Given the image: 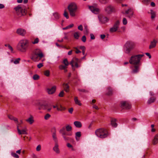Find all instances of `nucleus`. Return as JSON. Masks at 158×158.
<instances>
[{
	"instance_id": "1",
	"label": "nucleus",
	"mask_w": 158,
	"mask_h": 158,
	"mask_svg": "<svg viewBox=\"0 0 158 158\" xmlns=\"http://www.w3.org/2000/svg\"><path fill=\"white\" fill-rule=\"evenodd\" d=\"M29 41L26 39H24L19 41L17 46V49L19 51L25 52L28 47Z\"/></svg>"
},
{
	"instance_id": "2",
	"label": "nucleus",
	"mask_w": 158,
	"mask_h": 158,
	"mask_svg": "<svg viewBox=\"0 0 158 158\" xmlns=\"http://www.w3.org/2000/svg\"><path fill=\"white\" fill-rule=\"evenodd\" d=\"M43 56L41 52L39 49H37L32 54L30 58L33 61L37 62L40 60Z\"/></svg>"
},
{
	"instance_id": "3",
	"label": "nucleus",
	"mask_w": 158,
	"mask_h": 158,
	"mask_svg": "<svg viewBox=\"0 0 158 158\" xmlns=\"http://www.w3.org/2000/svg\"><path fill=\"white\" fill-rule=\"evenodd\" d=\"M143 56V54L133 55L131 57L129 62L132 64H139L140 60Z\"/></svg>"
},
{
	"instance_id": "4",
	"label": "nucleus",
	"mask_w": 158,
	"mask_h": 158,
	"mask_svg": "<svg viewBox=\"0 0 158 158\" xmlns=\"http://www.w3.org/2000/svg\"><path fill=\"white\" fill-rule=\"evenodd\" d=\"M96 135L101 138H104L107 137L109 135L107 130L103 128L97 129L95 131Z\"/></svg>"
},
{
	"instance_id": "5",
	"label": "nucleus",
	"mask_w": 158,
	"mask_h": 158,
	"mask_svg": "<svg viewBox=\"0 0 158 158\" xmlns=\"http://www.w3.org/2000/svg\"><path fill=\"white\" fill-rule=\"evenodd\" d=\"M135 46L134 43L131 41H127L124 46V52L127 54H129Z\"/></svg>"
},
{
	"instance_id": "6",
	"label": "nucleus",
	"mask_w": 158,
	"mask_h": 158,
	"mask_svg": "<svg viewBox=\"0 0 158 158\" xmlns=\"http://www.w3.org/2000/svg\"><path fill=\"white\" fill-rule=\"evenodd\" d=\"M70 15L72 16H74L75 15V12L77 9V6L74 3H72L70 4L68 7Z\"/></svg>"
},
{
	"instance_id": "7",
	"label": "nucleus",
	"mask_w": 158,
	"mask_h": 158,
	"mask_svg": "<svg viewBox=\"0 0 158 158\" xmlns=\"http://www.w3.org/2000/svg\"><path fill=\"white\" fill-rule=\"evenodd\" d=\"M59 133L61 135L65 141L68 140L69 139V138L66 136H70L72 135V132H67L65 131L64 127H63L60 130Z\"/></svg>"
},
{
	"instance_id": "8",
	"label": "nucleus",
	"mask_w": 158,
	"mask_h": 158,
	"mask_svg": "<svg viewBox=\"0 0 158 158\" xmlns=\"http://www.w3.org/2000/svg\"><path fill=\"white\" fill-rule=\"evenodd\" d=\"M14 9L16 11V14L19 16L24 15L26 13L25 10L23 9L20 5L15 7Z\"/></svg>"
},
{
	"instance_id": "9",
	"label": "nucleus",
	"mask_w": 158,
	"mask_h": 158,
	"mask_svg": "<svg viewBox=\"0 0 158 158\" xmlns=\"http://www.w3.org/2000/svg\"><path fill=\"white\" fill-rule=\"evenodd\" d=\"M120 107L123 109H130L131 107V103L128 101H122L120 103Z\"/></svg>"
},
{
	"instance_id": "10",
	"label": "nucleus",
	"mask_w": 158,
	"mask_h": 158,
	"mask_svg": "<svg viewBox=\"0 0 158 158\" xmlns=\"http://www.w3.org/2000/svg\"><path fill=\"white\" fill-rule=\"evenodd\" d=\"M104 11L106 14H110L114 11V8L112 5H108L105 7Z\"/></svg>"
},
{
	"instance_id": "11",
	"label": "nucleus",
	"mask_w": 158,
	"mask_h": 158,
	"mask_svg": "<svg viewBox=\"0 0 158 158\" xmlns=\"http://www.w3.org/2000/svg\"><path fill=\"white\" fill-rule=\"evenodd\" d=\"M120 23L119 21H116L114 24V25L110 30V32L111 33H113L116 32L119 27Z\"/></svg>"
},
{
	"instance_id": "12",
	"label": "nucleus",
	"mask_w": 158,
	"mask_h": 158,
	"mask_svg": "<svg viewBox=\"0 0 158 158\" xmlns=\"http://www.w3.org/2000/svg\"><path fill=\"white\" fill-rule=\"evenodd\" d=\"M131 66L130 68L131 69V73H132L135 74L138 73L139 69V64H133Z\"/></svg>"
},
{
	"instance_id": "13",
	"label": "nucleus",
	"mask_w": 158,
	"mask_h": 158,
	"mask_svg": "<svg viewBox=\"0 0 158 158\" xmlns=\"http://www.w3.org/2000/svg\"><path fill=\"white\" fill-rule=\"evenodd\" d=\"M55 142V145L53 148V150L56 153L59 154L60 150L59 148V145L58 143V140H53Z\"/></svg>"
},
{
	"instance_id": "14",
	"label": "nucleus",
	"mask_w": 158,
	"mask_h": 158,
	"mask_svg": "<svg viewBox=\"0 0 158 158\" xmlns=\"http://www.w3.org/2000/svg\"><path fill=\"white\" fill-rule=\"evenodd\" d=\"M51 132L53 140H58L56 134V129L55 127L52 128Z\"/></svg>"
},
{
	"instance_id": "15",
	"label": "nucleus",
	"mask_w": 158,
	"mask_h": 158,
	"mask_svg": "<svg viewBox=\"0 0 158 158\" xmlns=\"http://www.w3.org/2000/svg\"><path fill=\"white\" fill-rule=\"evenodd\" d=\"M16 33L22 36H24L26 34V30L23 29L19 28L17 29Z\"/></svg>"
},
{
	"instance_id": "16",
	"label": "nucleus",
	"mask_w": 158,
	"mask_h": 158,
	"mask_svg": "<svg viewBox=\"0 0 158 158\" xmlns=\"http://www.w3.org/2000/svg\"><path fill=\"white\" fill-rule=\"evenodd\" d=\"M89 8L90 10L94 14H97L99 12V9L95 6H89Z\"/></svg>"
},
{
	"instance_id": "17",
	"label": "nucleus",
	"mask_w": 158,
	"mask_h": 158,
	"mask_svg": "<svg viewBox=\"0 0 158 158\" xmlns=\"http://www.w3.org/2000/svg\"><path fill=\"white\" fill-rule=\"evenodd\" d=\"M81 62V60H79L77 58L75 57L73 58L72 60L71 61L70 63V64L71 65L72 67H73V69L74 70H75V69H73V64L80 63Z\"/></svg>"
},
{
	"instance_id": "18",
	"label": "nucleus",
	"mask_w": 158,
	"mask_h": 158,
	"mask_svg": "<svg viewBox=\"0 0 158 158\" xmlns=\"http://www.w3.org/2000/svg\"><path fill=\"white\" fill-rule=\"evenodd\" d=\"M123 13L124 14L128 15L127 16L128 18H131L133 16V12L132 11V9L131 8H129L128 10H126L125 13Z\"/></svg>"
},
{
	"instance_id": "19",
	"label": "nucleus",
	"mask_w": 158,
	"mask_h": 158,
	"mask_svg": "<svg viewBox=\"0 0 158 158\" xmlns=\"http://www.w3.org/2000/svg\"><path fill=\"white\" fill-rule=\"evenodd\" d=\"M56 88V86H54L50 89H48L47 90L48 93L50 94H53L55 92Z\"/></svg>"
},
{
	"instance_id": "20",
	"label": "nucleus",
	"mask_w": 158,
	"mask_h": 158,
	"mask_svg": "<svg viewBox=\"0 0 158 158\" xmlns=\"http://www.w3.org/2000/svg\"><path fill=\"white\" fill-rule=\"evenodd\" d=\"M157 43V41L156 40L154 39L151 42L149 46V48L151 49L155 48Z\"/></svg>"
},
{
	"instance_id": "21",
	"label": "nucleus",
	"mask_w": 158,
	"mask_h": 158,
	"mask_svg": "<svg viewBox=\"0 0 158 158\" xmlns=\"http://www.w3.org/2000/svg\"><path fill=\"white\" fill-rule=\"evenodd\" d=\"M26 121L28 123L30 124H32L34 122L33 117L32 115H30V117L27 119L26 120Z\"/></svg>"
},
{
	"instance_id": "22",
	"label": "nucleus",
	"mask_w": 158,
	"mask_h": 158,
	"mask_svg": "<svg viewBox=\"0 0 158 158\" xmlns=\"http://www.w3.org/2000/svg\"><path fill=\"white\" fill-rule=\"evenodd\" d=\"M17 130L18 131V133L19 135L27 134V133L25 129H23L20 130L19 128V126H17Z\"/></svg>"
},
{
	"instance_id": "23",
	"label": "nucleus",
	"mask_w": 158,
	"mask_h": 158,
	"mask_svg": "<svg viewBox=\"0 0 158 158\" xmlns=\"http://www.w3.org/2000/svg\"><path fill=\"white\" fill-rule=\"evenodd\" d=\"M116 120L115 118H112L111 120V124L112 127H116L117 124L116 123Z\"/></svg>"
},
{
	"instance_id": "24",
	"label": "nucleus",
	"mask_w": 158,
	"mask_h": 158,
	"mask_svg": "<svg viewBox=\"0 0 158 158\" xmlns=\"http://www.w3.org/2000/svg\"><path fill=\"white\" fill-rule=\"evenodd\" d=\"M63 86L64 90L66 92H68L69 91V86L68 85V84H65L64 83L63 84Z\"/></svg>"
},
{
	"instance_id": "25",
	"label": "nucleus",
	"mask_w": 158,
	"mask_h": 158,
	"mask_svg": "<svg viewBox=\"0 0 158 158\" xmlns=\"http://www.w3.org/2000/svg\"><path fill=\"white\" fill-rule=\"evenodd\" d=\"M74 124L77 128H81L82 126L81 123L78 121L74 122Z\"/></svg>"
},
{
	"instance_id": "26",
	"label": "nucleus",
	"mask_w": 158,
	"mask_h": 158,
	"mask_svg": "<svg viewBox=\"0 0 158 158\" xmlns=\"http://www.w3.org/2000/svg\"><path fill=\"white\" fill-rule=\"evenodd\" d=\"M156 100L155 97H151L148 101L147 103L148 104H150L154 102Z\"/></svg>"
},
{
	"instance_id": "27",
	"label": "nucleus",
	"mask_w": 158,
	"mask_h": 158,
	"mask_svg": "<svg viewBox=\"0 0 158 158\" xmlns=\"http://www.w3.org/2000/svg\"><path fill=\"white\" fill-rule=\"evenodd\" d=\"M158 142V134L156 135L153 140V143L154 145H155Z\"/></svg>"
},
{
	"instance_id": "28",
	"label": "nucleus",
	"mask_w": 158,
	"mask_h": 158,
	"mask_svg": "<svg viewBox=\"0 0 158 158\" xmlns=\"http://www.w3.org/2000/svg\"><path fill=\"white\" fill-rule=\"evenodd\" d=\"M53 15L54 17V19L55 20L58 19L60 18V15L56 12L53 13Z\"/></svg>"
},
{
	"instance_id": "29",
	"label": "nucleus",
	"mask_w": 158,
	"mask_h": 158,
	"mask_svg": "<svg viewBox=\"0 0 158 158\" xmlns=\"http://www.w3.org/2000/svg\"><path fill=\"white\" fill-rule=\"evenodd\" d=\"M112 89L110 87L108 88L107 89V92L106 93V94L108 95H112Z\"/></svg>"
},
{
	"instance_id": "30",
	"label": "nucleus",
	"mask_w": 158,
	"mask_h": 158,
	"mask_svg": "<svg viewBox=\"0 0 158 158\" xmlns=\"http://www.w3.org/2000/svg\"><path fill=\"white\" fill-rule=\"evenodd\" d=\"M74 100L76 104H77L79 106H81V104L80 102V101L78 99L77 97H74Z\"/></svg>"
},
{
	"instance_id": "31",
	"label": "nucleus",
	"mask_w": 158,
	"mask_h": 158,
	"mask_svg": "<svg viewBox=\"0 0 158 158\" xmlns=\"http://www.w3.org/2000/svg\"><path fill=\"white\" fill-rule=\"evenodd\" d=\"M151 14V18L153 19L156 16L155 12L153 10H150Z\"/></svg>"
},
{
	"instance_id": "32",
	"label": "nucleus",
	"mask_w": 158,
	"mask_h": 158,
	"mask_svg": "<svg viewBox=\"0 0 158 158\" xmlns=\"http://www.w3.org/2000/svg\"><path fill=\"white\" fill-rule=\"evenodd\" d=\"M65 128V129H66V131L68 132H69L72 130V127L69 125L66 126Z\"/></svg>"
},
{
	"instance_id": "33",
	"label": "nucleus",
	"mask_w": 158,
	"mask_h": 158,
	"mask_svg": "<svg viewBox=\"0 0 158 158\" xmlns=\"http://www.w3.org/2000/svg\"><path fill=\"white\" fill-rule=\"evenodd\" d=\"M35 105L38 106H42V104L41 103L40 101L37 100L35 102Z\"/></svg>"
},
{
	"instance_id": "34",
	"label": "nucleus",
	"mask_w": 158,
	"mask_h": 158,
	"mask_svg": "<svg viewBox=\"0 0 158 158\" xmlns=\"http://www.w3.org/2000/svg\"><path fill=\"white\" fill-rule=\"evenodd\" d=\"M63 63L64 64V65L66 67L68 66L69 64V63L67 59H65L63 60Z\"/></svg>"
},
{
	"instance_id": "35",
	"label": "nucleus",
	"mask_w": 158,
	"mask_h": 158,
	"mask_svg": "<svg viewBox=\"0 0 158 158\" xmlns=\"http://www.w3.org/2000/svg\"><path fill=\"white\" fill-rule=\"evenodd\" d=\"M74 37L75 39H78L79 35V33L78 32H76L74 33Z\"/></svg>"
},
{
	"instance_id": "36",
	"label": "nucleus",
	"mask_w": 158,
	"mask_h": 158,
	"mask_svg": "<svg viewBox=\"0 0 158 158\" xmlns=\"http://www.w3.org/2000/svg\"><path fill=\"white\" fill-rule=\"evenodd\" d=\"M44 109L47 110L48 112L50 111L51 109V107H50L48 105H46L44 106Z\"/></svg>"
},
{
	"instance_id": "37",
	"label": "nucleus",
	"mask_w": 158,
	"mask_h": 158,
	"mask_svg": "<svg viewBox=\"0 0 158 158\" xmlns=\"http://www.w3.org/2000/svg\"><path fill=\"white\" fill-rule=\"evenodd\" d=\"M99 2L102 4H106L107 3L109 0H98Z\"/></svg>"
},
{
	"instance_id": "38",
	"label": "nucleus",
	"mask_w": 158,
	"mask_h": 158,
	"mask_svg": "<svg viewBox=\"0 0 158 158\" xmlns=\"http://www.w3.org/2000/svg\"><path fill=\"white\" fill-rule=\"evenodd\" d=\"M102 22L104 23H105L109 21V19L106 17H104L102 18Z\"/></svg>"
},
{
	"instance_id": "39",
	"label": "nucleus",
	"mask_w": 158,
	"mask_h": 158,
	"mask_svg": "<svg viewBox=\"0 0 158 158\" xmlns=\"http://www.w3.org/2000/svg\"><path fill=\"white\" fill-rule=\"evenodd\" d=\"M11 156L15 158H19V156L16 153L14 152H11Z\"/></svg>"
},
{
	"instance_id": "40",
	"label": "nucleus",
	"mask_w": 158,
	"mask_h": 158,
	"mask_svg": "<svg viewBox=\"0 0 158 158\" xmlns=\"http://www.w3.org/2000/svg\"><path fill=\"white\" fill-rule=\"evenodd\" d=\"M39 78V76L37 74H35L33 77V79L35 80H38Z\"/></svg>"
},
{
	"instance_id": "41",
	"label": "nucleus",
	"mask_w": 158,
	"mask_h": 158,
	"mask_svg": "<svg viewBox=\"0 0 158 158\" xmlns=\"http://www.w3.org/2000/svg\"><path fill=\"white\" fill-rule=\"evenodd\" d=\"M150 1V0H143L142 2L145 5H147L149 4Z\"/></svg>"
},
{
	"instance_id": "42",
	"label": "nucleus",
	"mask_w": 158,
	"mask_h": 158,
	"mask_svg": "<svg viewBox=\"0 0 158 158\" xmlns=\"http://www.w3.org/2000/svg\"><path fill=\"white\" fill-rule=\"evenodd\" d=\"M73 26V24H71L63 28V30H66L67 29H68L69 28H70Z\"/></svg>"
},
{
	"instance_id": "43",
	"label": "nucleus",
	"mask_w": 158,
	"mask_h": 158,
	"mask_svg": "<svg viewBox=\"0 0 158 158\" xmlns=\"http://www.w3.org/2000/svg\"><path fill=\"white\" fill-rule=\"evenodd\" d=\"M81 135V132L80 131L77 132L75 134V137L76 139H77V137H80Z\"/></svg>"
},
{
	"instance_id": "44",
	"label": "nucleus",
	"mask_w": 158,
	"mask_h": 158,
	"mask_svg": "<svg viewBox=\"0 0 158 158\" xmlns=\"http://www.w3.org/2000/svg\"><path fill=\"white\" fill-rule=\"evenodd\" d=\"M20 60V58H18L14 61V63L15 64H17L19 63V61Z\"/></svg>"
},
{
	"instance_id": "45",
	"label": "nucleus",
	"mask_w": 158,
	"mask_h": 158,
	"mask_svg": "<svg viewBox=\"0 0 158 158\" xmlns=\"http://www.w3.org/2000/svg\"><path fill=\"white\" fill-rule=\"evenodd\" d=\"M39 41V39L37 38L35 39L32 42V43L33 44H36L38 43Z\"/></svg>"
},
{
	"instance_id": "46",
	"label": "nucleus",
	"mask_w": 158,
	"mask_h": 158,
	"mask_svg": "<svg viewBox=\"0 0 158 158\" xmlns=\"http://www.w3.org/2000/svg\"><path fill=\"white\" fill-rule=\"evenodd\" d=\"M64 15L67 19H68L69 18L68 13L65 10L64 11Z\"/></svg>"
},
{
	"instance_id": "47",
	"label": "nucleus",
	"mask_w": 158,
	"mask_h": 158,
	"mask_svg": "<svg viewBox=\"0 0 158 158\" xmlns=\"http://www.w3.org/2000/svg\"><path fill=\"white\" fill-rule=\"evenodd\" d=\"M51 117V115L49 114H46L44 116V119L45 120L48 119Z\"/></svg>"
},
{
	"instance_id": "48",
	"label": "nucleus",
	"mask_w": 158,
	"mask_h": 158,
	"mask_svg": "<svg viewBox=\"0 0 158 158\" xmlns=\"http://www.w3.org/2000/svg\"><path fill=\"white\" fill-rule=\"evenodd\" d=\"M59 68L60 70H63L64 69L66 68L67 67L65 65H61L59 66Z\"/></svg>"
},
{
	"instance_id": "49",
	"label": "nucleus",
	"mask_w": 158,
	"mask_h": 158,
	"mask_svg": "<svg viewBox=\"0 0 158 158\" xmlns=\"http://www.w3.org/2000/svg\"><path fill=\"white\" fill-rule=\"evenodd\" d=\"M44 74L47 77H48L50 75V72L49 70L45 71L44 72Z\"/></svg>"
},
{
	"instance_id": "50",
	"label": "nucleus",
	"mask_w": 158,
	"mask_h": 158,
	"mask_svg": "<svg viewBox=\"0 0 158 158\" xmlns=\"http://www.w3.org/2000/svg\"><path fill=\"white\" fill-rule=\"evenodd\" d=\"M78 90L79 91L82 92L88 93V90L84 89H78Z\"/></svg>"
},
{
	"instance_id": "51",
	"label": "nucleus",
	"mask_w": 158,
	"mask_h": 158,
	"mask_svg": "<svg viewBox=\"0 0 158 158\" xmlns=\"http://www.w3.org/2000/svg\"><path fill=\"white\" fill-rule=\"evenodd\" d=\"M36 151L37 152L40 151L41 149V146L40 144L38 145L36 148Z\"/></svg>"
},
{
	"instance_id": "52",
	"label": "nucleus",
	"mask_w": 158,
	"mask_h": 158,
	"mask_svg": "<svg viewBox=\"0 0 158 158\" xmlns=\"http://www.w3.org/2000/svg\"><path fill=\"white\" fill-rule=\"evenodd\" d=\"M7 47L9 50L12 52H13V49L12 47L9 44L7 45Z\"/></svg>"
},
{
	"instance_id": "53",
	"label": "nucleus",
	"mask_w": 158,
	"mask_h": 158,
	"mask_svg": "<svg viewBox=\"0 0 158 158\" xmlns=\"http://www.w3.org/2000/svg\"><path fill=\"white\" fill-rule=\"evenodd\" d=\"M84 29L85 30V33L88 34L89 32V30L87 26H85Z\"/></svg>"
},
{
	"instance_id": "54",
	"label": "nucleus",
	"mask_w": 158,
	"mask_h": 158,
	"mask_svg": "<svg viewBox=\"0 0 158 158\" xmlns=\"http://www.w3.org/2000/svg\"><path fill=\"white\" fill-rule=\"evenodd\" d=\"M123 23L124 25H126L127 23V21L125 18H123Z\"/></svg>"
},
{
	"instance_id": "55",
	"label": "nucleus",
	"mask_w": 158,
	"mask_h": 158,
	"mask_svg": "<svg viewBox=\"0 0 158 158\" xmlns=\"http://www.w3.org/2000/svg\"><path fill=\"white\" fill-rule=\"evenodd\" d=\"M79 48L81 49L82 51L85 50V47L84 46H80L79 47Z\"/></svg>"
},
{
	"instance_id": "56",
	"label": "nucleus",
	"mask_w": 158,
	"mask_h": 158,
	"mask_svg": "<svg viewBox=\"0 0 158 158\" xmlns=\"http://www.w3.org/2000/svg\"><path fill=\"white\" fill-rule=\"evenodd\" d=\"M81 40L83 42H85L86 41V37L85 35H84L82 36Z\"/></svg>"
},
{
	"instance_id": "57",
	"label": "nucleus",
	"mask_w": 158,
	"mask_h": 158,
	"mask_svg": "<svg viewBox=\"0 0 158 158\" xmlns=\"http://www.w3.org/2000/svg\"><path fill=\"white\" fill-rule=\"evenodd\" d=\"M64 92L63 91H62L60 92V93L59 94V96L60 97H62L63 96L64 94Z\"/></svg>"
},
{
	"instance_id": "58",
	"label": "nucleus",
	"mask_w": 158,
	"mask_h": 158,
	"mask_svg": "<svg viewBox=\"0 0 158 158\" xmlns=\"http://www.w3.org/2000/svg\"><path fill=\"white\" fill-rule=\"evenodd\" d=\"M151 127L152 128L151 131L152 132H155V129L154 128V125L153 124H152L151 125Z\"/></svg>"
},
{
	"instance_id": "59",
	"label": "nucleus",
	"mask_w": 158,
	"mask_h": 158,
	"mask_svg": "<svg viewBox=\"0 0 158 158\" xmlns=\"http://www.w3.org/2000/svg\"><path fill=\"white\" fill-rule=\"evenodd\" d=\"M74 48L76 50V51H75L76 53L78 54L81 52L79 51L77 48L75 47Z\"/></svg>"
},
{
	"instance_id": "60",
	"label": "nucleus",
	"mask_w": 158,
	"mask_h": 158,
	"mask_svg": "<svg viewBox=\"0 0 158 158\" xmlns=\"http://www.w3.org/2000/svg\"><path fill=\"white\" fill-rule=\"evenodd\" d=\"M56 45L57 47L59 48H65V47H64V46L60 45H59L57 43H56Z\"/></svg>"
},
{
	"instance_id": "61",
	"label": "nucleus",
	"mask_w": 158,
	"mask_h": 158,
	"mask_svg": "<svg viewBox=\"0 0 158 158\" xmlns=\"http://www.w3.org/2000/svg\"><path fill=\"white\" fill-rule=\"evenodd\" d=\"M78 29L80 31L83 30V27L82 25H81L78 27Z\"/></svg>"
},
{
	"instance_id": "62",
	"label": "nucleus",
	"mask_w": 158,
	"mask_h": 158,
	"mask_svg": "<svg viewBox=\"0 0 158 158\" xmlns=\"http://www.w3.org/2000/svg\"><path fill=\"white\" fill-rule=\"evenodd\" d=\"M43 66L42 63H40L37 65V67L38 68H40Z\"/></svg>"
},
{
	"instance_id": "63",
	"label": "nucleus",
	"mask_w": 158,
	"mask_h": 158,
	"mask_svg": "<svg viewBox=\"0 0 158 158\" xmlns=\"http://www.w3.org/2000/svg\"><path fill=\"white\" fill-rule=\"evenodd\" d=\"M73 111V108H70L69 110V112L70 114H72Z\"/></svg>"
},
{
	"instance_id": "64",
	"label": "nucleus",
	"mask_w": 158,
	"mask_h": 158,
	"mask_svg": "<svg viewBox=\"0 0 158 158\" xmlns=\"http://www.w3.org/2000/svg\"><path fill=\"white\" fill-rule=\"evenodd\" d=\"M95 38L94 35L92 34H90V39L92 40H94Z\"/></svg>"
}]
</instances>
